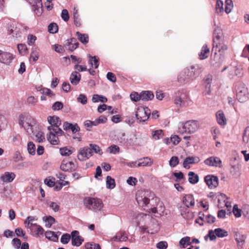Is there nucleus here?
<instances>
[{
    "instance_id": "47",
    "label": "nucleus",
    "mask_w": 249,
    "mask_h": 249,
    "mask_svg": "<svg viewBox=\"0 0 249 249\" xmlns=\"http://www.w3.org/2000/svg\"><path fill=\"white\" fill-rule=\"evenodd\" d=\"M169 165L173 168L176 167L179 163V159L177 156H173L169 161Z\"/></svg>"
},
{
    "instance_id": "3",
    "label": "nucleus",
    "mask_w": 249,
    "mask_h": 249,
    "mask_svg": "<svg viewBox=\"0 0 249 249\" xmlns=\"http://www.w3.org/2000/svg\"><path fill=\"white\" fill-rule=\"evenodd\" d=\"M200 72L198 66H191L185 69L179 74L178 80L181 84L189 83L198 76Z\"/></svg>"
},
{
    "instance_id": "58",
    "label": "nucleus",
    "mask_w": 249,
    "mask_h": 249,
    "mask_svg": "<svg viewBox=\"0 0 249 249\" xmlns=\"http://www.w3.org/2000/svg\"><path fill=\"white\" fill-rule=\"evenodd\" d=\"M18 49L20 54H24L27 51V47L25 44H18Z\"/></svg>"
},
{
    "instance_id": "16",
    "label": "nucleus",
    "mask_w": 249,
    "mask_h": 249,
    "mask_svg": "<svg viewBox=\"0 0 249 249\" xmlns=\"http://www.w3.org/2000/svg\"><path fill=\"white\" fill-rule=\"evenodd\" d=\"M188 100L187 95L185 93L178 92V95H177L175 99L174 103L177 107H183L187 105Z\"/></svg>"
},
{
    "instance_id": "40",
    "label": "nucleus",
    "mask_w": 249,
    "mask_h": 249,
    "mask_svg": "<svg viewBox=\"0 0 249 249\" xmlns=\"http://www.w3.org/2000/svg\"><path fill=\"white\" fill-rule=\"evenodd\" d=\"M179 244L183 248H186L187 246H189L191 244L190 238L188 236L182 238L179 241Z\"/></svg>"
},
{
    "instance_id": "42",
    "label": "nucleus",
    "mask_w": 249,
    "mask_h": 249,
    "mask_svg": "<svg viewBox=\"0 0 249 249\" xmlns=\"http://www.w3.org/2000/svg\"><path fill=\"white\" fill-rule=\"evenodd\" d=\"M107 152L110 154H116L120 152V148L118 146L113 144L107 149Z\"/></svg>"
},
{
    "instance_id": "38",
    "label": "nucleus",
    "mask_w": 249,
    "mask_h": 249,
    "mask_svg": "<svg viewBox=\"0 0 249 249\" xmlns=\"http://www.w3.org/2000/svg\"><path fill=\"white\" fill-rule=\"evenodd\" d=\"M115 238V241H116L124 242L126 241L127 240L128 237L124 232L121 231L117 234Z\"/></svg>"
},
{
    "instance_id": "23",
    "label": "nucleus",
    "mask_w": 249,
    "mask_h": 249,
    "mask_svg": "<svg viewBox=\"0 0 249 249\" xmlns=\"http://www.w3.org/2000/svg\"><path fill=\"white\" fill-rule=\"evenodd\" d=\"M234 237L237 243L238 247L242 248L246 239V237L244 234L240 232H235L234 233Z\"/></svg>"
},
{
    "instance_id": "56",
    "label": "nucleus",
    "mask_w": 249,
    "mask_h": 249,
    "mask_svg": "<svg viewBox=\"0 0 249 249\" xmlns=\"http://www.w3.org/2000/svg\"><path fill=\"white\" fill-rule=\"evenodd\" d=\"M12 245L16 249H19L21 245V242L19 239L14 238L12 241Z\"/></svg>"
},
{
    "instance_id": "32",
    "label": "nucleus",
    "mask_w": 249,
    "mask_h": 249,
    "mask_svg": "<svg viewBox=\"0 0 249 249\" xmlns=\"http://www.w3.org/2000/svg\"><path fill=\"white\" fill-rule=\"evenodd\" d=\"M210 52L209 49L207 47V45H204L202 47L200 53H199V56L200 59H204L208 57V53Z\"/></svg>"
},
{
    "instance_id": "5",
    "label": "nucleus",
    "mask_w": 249,
    "mask_h": 249,
    "mask_svg": "<svg viewBox=\"0 0 249 249\" xmlns=\"http://www.w3.org/2000/svg\"><path fill=\"white\" fill-rule=\"evenodd\" d=\"M35 124L34 118L28 114H21L19 115V124L24 128L28 134L33 132V126Z\"/></svg>"
},
{
    "instance_id": "27",
    "label": "nucleus",
    "mask_w": 249,
    "mask_h": 249,
    "mask_svg": "<svg viewBox=\"0 0 249 249\" xmlns=\"http://www.w3.org/2000/svg\"><path fill=\"white\" fill-rule=\"evenodd\" d=\"M70 80L71 84L76 86L81 80V74L78 71H74L71 73Z\"/></svg>"
},
{
    "instance_id": "25",
    "label": "nucleus",
    "mask_w": 249,
    "mask_h": 249,
    "mask_svg": "<svg viewBox=\"0 0 249 249\" xmlns=\"http://www.w3.org/2000/svg\"><path fill=\"white\" fill-rule=\"evenodd\" d=\"M16 175L13 172H6L0 177V179L4 182H11L15 178Z\"/></svg>"
},
{
    "instance_id": "20",
    "label": "nucleus",
    "mask_w": 249,
    "mask_h": 249,
    "mask_svg": "<svg viewBox=\"0 0 249 249\" xmlns=\"http://www.w3.org/2000/svg\"><path fill=\"white\" fill-rule=\"evenodd\" d=\"M228 49L227 45L225 44L224 40L216 42L213 44V48L212 51H213L215 49L214 54H217V52L220 53H223Z\"/></svg>"
},
{
    "instance_id": "37",
    "label": "nucleus",
    "mask_w": 249,
    "mask_h": 249,
    "mask_svg": "<svg viewBox=\"0 0 249 249\" xmlns=\"http://www.w3.org/2000/svg\"><path fill=\"white\" fill-rule=\"evenodd\" d=\"M116 184L114 179L110 176H107L106 180V186L107 189H112L115 187Z\"/></svg>"
},
{
    "instance_id": "62",
    "label": "nucleus",
    "mask_w": 249,
    "mask_h": 249,
    "mask_svg": "<svg viewBox=\"0 0 249 249\" xmlns=\"http://www.w3.org/2000/svg\"><path fill=\"white\" fill-rule=\"evenodd\" d=\"M61 16L63 20L65 21H68L70 18L68 11L66 9H63L62 11Z\"/></svg>"
},
{
    "instance_id": "49",
    "label": "nucleus",
    "mask_w": 249,
    "mask_h": 249,
    "mask_svg": "<svg viewBox=\"0 0 249 249\" xmlns=\"http://www.w3.org/2000/svg\"><path fill=\"white\" fill-rule=\"evenodd\" d=\"M48 31L51 34H55L57 32L58 28L55 23H52L48 26Z\"/></svg>"
},
{
    "instance_id": "61",
    "label": "nucleus",
    "mask_w": 249,
    "mask_h": 249,
    "mask_svg": "<svg viewBox=\"0 0 249 249\" xmlns=\"http://www.w3.org/2000/svg\"><path fill=\"white\" fill-rule=\"evenodd\" d=\"M215 220V217L211 214L206 215L205 218V222L210 224L214 223Z\"/></svg>"
},
{
    "instance_id": "8",
    "label": "nucleus",
    "mask_w": 249,
    "mask_h": 249,
    "mask_svg": "<svg viewBox=\"0 0 249 249\" xmlns=\"http://www.w3.org/2000/svg\"><path fill=\"white\" fill-rule=\"evenodd\" d=\"M228 235V231L223 229L217 228L214 231L210 230L208 231V234L205 236L204 238L207 240L209 238L211 241H214L216 240V236L219 238H223L227 237Z\"/></svg>"
},
{
    "instance_id": "39",
    "label": "nucleus",
    "mask_w": 249,
    "mask_h": 249,
    "mask_svg": "<svg viewBox=\"0 0 249 249\" xmlns=\"http://www.w3.org/2000/svg\"><path fill=\"white\" fill-rule=\"evenodd\" d=\"M45 237L49 240L56 241L58 240V236L54 231H47L45 233Z\"/></svg>"
},
{
    "instance_id": "24",
    "label": "nucleus",
    "mask_w": 249,
    "mask_h": 249,
    "mask_svg": "<svg viewBox=\"0 0 249 249\" xmlns=\"http://www.w3.org/2000/svg\"><path fill=\"white\" fill-rule=\"evenodd\" d=\"M182 201L187 208L194 206L195 203L194 196L191 194L185 195L183 197Z\"/></svg>"
},
{
    "instance_id": "45",
    "label": "nucleus",
    "mask_w": 249,
    "mask_h": 249,
    "mask_svg": "<svg viewBox=\"0 0 249 249\" xmlns=\"http://www.w3.org/2000/svg\"><path fill=\"white\" fill-rule=\"evenodd\" d=\"M27 150L29 153L31 155H34L36 153V146L32 142H30L27 144Z\"/></svg>"
},
{
    "instance_id": "28",
    "label": "nucleus",
    "mask_w": 249,
    "mask_h": 249,
    "mask_svg": "<svg viewBox=\"0 0 249 249\" xmlns=\"http://www.w3.org/2000/svg\"><path fill=\"white\" fill-rule=\"evenodd\" d=\"M141 100L143 101L151 100L154 98L153 92L149 90L142 91L140 93Z\"/></svg>"
},
{
    "instance_id": "17",
    "label": "nucleus",
    "mask_w": 249,
    "mask_h": 249,
    "mask_svg": "<svg viewBox=\"0 0 249 249\" xmlns=\"http://www.w3.org/2000/svg\"><path fill=\"white\" fill-rule=\"evenodd\" d=\"M71 244L73 246L79 247L84 241V238L79 235L78 231H73L71 232Z\"/></svg>"
},
{
    "instance_id": "53",
    "label": "nucleus",
    "mask_w": 249,
    "mask_h": 249,
    "mask_svg": "<svg viewBox=\"0 0 249 249\" xmlns=\"http://www.w3.org/2000/svg\"><path fill=\"white\" fill-rule=\"evenodd\" d=\"M130 99L134 102H138L141 100V94L137 92L133 91L130 95Z\"/></svg>"
},
{
    "instance_id": "52",
    "label": "nucleus",
    "mask_w": 249,
    "mask_h": 249,
    "mask_svg": "<svg viewBox=\"0 0 249 249\" xmlns=\"http://www.w3.org/2000/svg\"><path fill=\"white\" fill-rule=\"evenodd\" d=\"M39 57V52L37 50H33L31 52L30 59H32L34 62L37 61Z\"/></svg>"
},
{
    "instance_id": "2",
    "label": "nucleus",
    "mask_w": 249,
    "mask_h": 249,
    "mask_svg": "<svg viewBox=\"0 0 249 249\" xmlns=\"http://www.w3.org/2000/svg\"><path fill=\"white\" fill-rule=\"evenodd\" d=\"M137 219V225L139 226L141 220L144 221L145 222H151V223L154 225V228H151L150 226L144 225L143 226H140V231L142 233L144 232L150 233L151 234H154L157 232L159 230V227L157 221L156 219L152 218L149 215L144 214L143 213H139L136 216Z\"/></svg>"
},
{
    "instance_id": "10",
    "label": "nucleus",
    "mask_w": 249,
    "mask_h": 249,
    "mask_svg": "<svg viewBox=\"0 0 249 249\" xmlns=\"http://www.w3.org/2000/svg\"><path fill=\"white\" fill-rule=\"evenodd\" d=\"M150 114L151 111L147 107H138L135 115L140 122H143L148 119Z\"/></svg>"
},
{
    "instance_id": "21",
    "label": "nucleus",
    "mask_w": 249,
    "mask_h": 249,
    "mask_svg": "<svg viewBox=\"0 0 249 249\" xmlns=\"http://www.w3.org/2000/svg\"><path fill=\"white\" fill-rule=\"evenodd\" d=\"M200 161L199 158L197 156L188 157L186 158L183 162V167L189 169V164L197 163Z\"/></svg>"
},
{
    "instance_id": "55",
    "label": "nucleus",
    "mask_w": 249,
    "mask_h": 249,
    "mask_svg": "<svg viewBox=\"0 0 249 249\" xmlns=\"http://www.w3.org/2000/svg\"><path fill=\"white\" fill-rule=\"evenodd\" d=\"M36 40V37L32 34H29L27 36V43L29 45H33Z\"/></svg>"
},
{
    "instance_id": "12",
    "label": "nucleus",
    "mask_w": 249,
    "mask_h": 249,
    "mask_svg": "<svg viewBox=\"0 0 249 249\" xmlns=\"http://www.w3.org/2000/svg\"><path fill=\"white\" fill-rule=\"evenodd\" d=\"M8 34L13 37L19 38L21 37V27L18 24H10L8 29Z\"/></svg>"
},
{
    "instance_id": "59",
    "label": "nucleus",
    "mask_w": 249,
    "mask_h": 249,
    "mask_svg": "<svg viewBox=\"0 0 249 249\" xmlns=\"http://www.w3.org/2000/svg\"><path fill=\"white\" fill-rule=\"evenodd\" d=\"M63 107V105L61 102H56L52 106V109L53 110H59Z\"/></svg>"
},
{
    "instance_id": "57",
    "label": "nucleus",
    "mask_w": 249,
    "mask_h": 249,
    "mask_svg": "<svg viewBox=\"0 0 249 249\" xmlns=\"http://www.w3.org/2000/svg\"><path fill=\"white\" fill-rule=\"evenodd\" d=\"M232 212L236 217H240L241 216L242 210L238 209L237 205H234Z\"/></svg>"
},
{
    "instance_id": "6",
    "label": "nucleus",
    "mask_w": 249,
    "mask_h": 249,
    "mask_svg": "<svg viewBox=\"0 0 249 249\" xmlns=\"http://www.w3.org/2000/svg\"><path fill=\"white\" fill-rule=\"evenodd\" d=\"M85 207L89 210L94 212L100 211L103 207L101 200L93 197H86L84 200Z\"/></svg>"
},
{
    "instance_id": "15",
    "label": "nucleus",
    "mask_w": 249,
    "mask_h": 249,
    "mask_svg": "<svg viewBox=\"0 0 249 249\" xmlns=\"http://www.w3.org/2000/svg\"><path fill=\"white\" fill-rule=\"evenodd\" d=\"M14 59V55L9 52H3L0 50V62L9 65Z\"/></svg>"
},
{
    "instance_id": "33",
    "label": "nucleus",
    "mask_w": 249,
    "mask_h": 249,
    "mask_svg": "<svg viewBox=\"0 0 249 249\" xmlns=\"http://www.w3.org/2000/svg\"><path fill=\"white\" fill-rule=\"evenodd\" d=\"M188 181L191 184H196L199 181V177L193 172H189L188 173Z\"/></svg>"
},
{
    "instance_id": "41",
    "label": "nucleus",
    "mask_w": 249,
    "mask_h": 249,
    "mask_svg": "<svg viewBox=\"0 0 249 249\" xmlns=\"http://www.w3.org/2000/svg\"><path fill=\"white\" fill-rule=\"evenodd\" d=\"M89 147L92 152H94L96 154H99L101 155L103 154L101 149L100 147L96 144L90 143L89 144Z\"/></svg>"
},
{
    "instance_id": "50",
    "label": "nucleus",
    "mask_w": 249,
    "mask_h": 249,
    "mask_svg": "<svg viewBox=\"0 0 249 249\" xmlns=\"http://www.w3.org/2000/svg\"><path fill=\"white\" fill-rule=\"evenodd\" d=\"M60 154L63 156H69L72 153V151L66 147L61 148L59 150Z\"/></svg>"
},
{
    "instance_id": "7",
    "label": "nucleus",
    "mask_w": 249,
    "mask_h": 249,
    "mask_svg": "<svg viewBox=\"0 0 249 249\" xmlns=\"http://www.w3.org/2000/svg\"><path fill=\"white\" fill-rule=\"evenodd\" d=\"M49 133L47 135V140L53 145H57L59 143V137L64 135V132L60 128L48 129Z\"/></svg>"
},
{
    "instance_id": "44",
    "label": "nucleus",
    "mask_w": 249,
    "mask_h": 249,
    "mask_svg": "<svg viewBox=\"0 0 249 249\" xmlns=\"http://www.w3.org/2000/svg\"><path fill=\"white\" fill-rule=\"evenodd\" d=\"M242 139L245 143H249V126H247L244 130Z\"/></svg>"
},
{
    "instance_id": "64",
    "label": "nucleus",
    "mask_w": 249,
    "mask_h": 249,
    "mask_svg": "<svg viewBox=\"0 0 249 249\" xmlns=\"http://www.w3.org/2000/svg\"><path fill=\"white\" fill-rule=\"evenodd\" d=\"M85 247L86 249H101L100 245L98 244H87Z\"/></svg>"
},
{
    "instance_id": "43",
    "label": "nucleus",
    "mask_w": 249,
    "mask_h": 249,
    "mask_svg": "<svg viewBox=\"0 0 249 249\" xmlns=\"http://www.w3.org/2000/svg\"><path fill=\"white\" fill-rule=\"evenodd\" d=\"M215 11L217 13L223 12V2L221 0H217L215 5Z\"/></svg>"
},
{
    "instance_id": "34",
    "label": "nucleus",
    "mask_w": 249,
    "mask_h": 249,
    "mask_svg": "<svg viewBox=\"0 0 249 249\" xmlns=\"http://www.w3.org/2000/svg\"><path fill=\"white\" fill-rule=\"evenodd\" d=\"M43 220L45 223V226L47 228H50L55 221L54 218L51 215L43 217Z\"/></svg>"
},
{
    "instance_id": "63",
    "label": "nucleus",
    "mask_w": 249,
    "mask_h": 249,
    "mask_svg": "<svg viewBox=\"0 0 249 249\" xmlns=\"http://www.w3.org/2000/svg\"><path fill=\"white\" fill-rule=\"evenodd\" d=\"M242 213L243 215L249 219V206H245L242 210Z\"/></svg>"
},
{
    "instance_id": "51",
    "label": "nucleus",
    "mask_w": 249,
    "mask_h": 249,
    "mask_svg": "<svg viewBox=\"0 0 249 249\" xmlns=\"http://www.w3.org/2000/svg\"><path fill=\"white\" fill-rule=\"evenodd\" d=\"M89 63L92 65H94V68L97 69L99 66V59L95 56H91L89 55Z\"/></svg>"
},
{
    "instance_id": "22",
    "label": "nucleus",
    "mask_w": 249,
    "mask_h": 249,
    "mask_svg": "<svg viewBox=\"0 0 249 249\" xmlns=\"http://www.w3.org/2000/svg\"><path fill=\"white\" fill-rule=\"evenodd\" d=\"M224 40L222 29L219 27H216L213 34V44Z\"/></svg>"
},
{
    "instance_id": "54",
    "label": "nucleus",
    "mask_w": 249,
    "mask_h": 249,
    "mask_svg": "<svg viewBox=\"0 0 249 249\" xmlns=\"http://www.w3.org/2000/svg\"><path fill=\"white\" fill-rule=\"evenodd\" d=\"M71 238V234L70 235L68 233H65L62 235L60 241L63 244H66L69 243Z\"/></svg>"
},
{
    "instance_id": "31",
    "label": "nucleus",
    "mask_w": 249,
    "mask_h": 249,
    "mask_svg": "<svg viewBox=\"0 0 249 249\" xmlns=\"http://www.w3.org/2000/svg\"><path fill=\"white\" fill-rule=\"evenodd\" d=\"M66 42H67V43L73 44V46L67 48V50L71 52H73L75 50L79 45V43L75 38L72 37L70 39H68L66 40Z\"/></svg>"
},
{
    "instance_id": "26",
    "label": "nucleus",
    "mask_w": 249,
    "mask_h": 249,
    "mask_svg": "<svg viewBox=\"0 0 249 249\" xmlns=\"http://www.w3.org/2000/svg\"><path fill=\"white\" fill-rule=\"evenodd\" d=\"M216 118L218 124L220 125H224L227 124V119L223 111L218 110L216 113Z\"/></svg>"
},
{
    "instance_id": "13",
    "label": "nucleus",
    "mask_w": 249,
    "mask_h": 249,
    "mask_svg": "<svg viewBox=\"0 0 249 249\" xmlns=\"http://www.w3.org/2000/svg\"><path fill=\"white\" fill-rule=\"evenodd\" d=\"M205 182L211 189L215 188L218 185V178L213 175H208L204 178Z\"/></svg>"
},
{
    "instance_id": "19",
    "label": "nucleus",
    "mask_w": 249,
    "mask_h": 249,
    "mask_svg": "<svg viewBox=\"0 0 249 249\" xmlns=\"http://www.w3.org/2000/svg\"><path fill=\"white\" fill-rule=\"evenodd\" d=\"M48 121L50 125L48 127V129L50 128L55 129V127L59 128L61 124V121L58 117L56 116H49L48 117Z\"/></svg>"
},
{
    "instance_id": "29",
    "label": "nucleus",
    "mask_w": 249,
    "mask_h": 249,
    "mask_svg": "<svg viewBox=\"0 0 249 249\" xmlns=\"http://www.w3.org/2000/svg\"><path fill=\"white\" fill-rule=\"evenodd\" d=\"M153 163L151 158L149 157H144L138 160V167L140 166H150Z\"/></svg>"
},
{
    "instance_id": "9",
    "label": "nucleus",
    "mask_w": 249,
    "mask_h": 249,
    "mask_svg": "<svg viewBox=\"0 0 249 249\" xmlns=\"http://www.w3.org/2000/svg\"><path fill=\"white\" fill-rule=\"evenodd\" d=\"M236 98L240 102H244L248 99V89L243 83H239L236 86Z\"/></svg>"
},
{
    "instance_id": "48",
    "label": "nucleus",
    "mask_w": 249,
    "mask_h": 249,
    "mask_svg": "<svg viewBox=\"0 0 249 249\" xmlns=\"http://www.w3.org/2000/svg\"><path fill=\"white\" fill-rule=\"evenodd\" d=\"M163 136L162 130L159 129L153 131L152 137L155 140H159Z\"/></svg>"
},
{
    "instance_id": "14",
    "label": "nucleus",
    "mask_w": 249,
    "mask_h": 249,
    "mask_svg": "<svg viewBox=\"0 0 249 249\" xmlns=\"http://www.w3.org/2000/svg\"><path fill=\"white\" fill-rule=\"evenodd\" d=\"M204 163L209 166H213L216 167H222V163L221 160L217 157L212 156L206 159L204 161Z\"/></svg>"
},
{
    "instance_id": "46",
    "label": "nucleus",
    "mask_w": 249,
    "mask_h": 249,
    "mask_svg": "<svg viewBox=\"0 0 249 249\" xmlns=\"http://www.w3.org/2000/svg\"><path fill=\"white\" fill-rule=\"evenodd\" d=\"M233 8L232 1L231 0H226L225 1V11L227 14L230 13Z\"/></svg>"
},
{
    "instance_id": "4",
    "label": "nucleus",
    "mask_w": 249,
    "mask_h": 249,
    "mask_svg": "<svg viewBox=\"0 0 249 249\" xmlns=\"http://www.w3.org/2000/svg\"><path fill=\"white\" fill-rule=\"evenodd\" d=\"M200 126L197 121L189 120L185 123H180L178 126V132L180 134H191L196 132Z\"/></svg>"
},
{
    "instance_id": "35",
    "label": "nucleus",
    "mask_w": 249,
    "mask_h": 249,
    "mask_svg": "<svg viewBox=\"0 0 249 249\" xmlns=\"http://www.w3.org/2000/svg\"><path fill=\"white\" fill-rule=\"evenodd\" d=\"M33 7H34V10H38L41 7L42 4L41 0H26Z\"/></svg>"
},
{
    "instance_id": "36",
    "label": "nucleus",
    "mask_w": 249,
    "mask_h": 249,
    "mask_svg": "<svg viewBox=\"0 0 249 249\" xmlns=\"http://www.w3.org/2000/svg\"><path fill=\"white\" fill-rule=\"evenodd\" d=\"M78 39L82 43L86 44L89 42V36L85 34H81L79 32H77L76 33Z\"/></svg>"
},
{
    "instance_id": "30",
    "label": "nucleus",
    "mask_w": 249,
    "mask_h": 249,
    "mask_svg": "<svg viewBox=\"0 0 249 249\" xmlns=\"http://www.w3.org/2000/svg\"><path fill=\"white\" fill-rule=\"evenodd\" d=\"M212 80V76L210 75H208L204 80L203 84L205 86L204 93L205 94H210L211 93V83Z\"/></svg>"
},
{
    "instance_id": "11",
    "label": "nucleus",
    "mask_w": 249,
    "mask_h": 249,
    "mask_svg": "<svg viewBox=\"0 0 249 249\" xmlns=\"http://www.w3.org/2000/svg\"><path fill=\"white\" fill-rule=\"evenodd\" d=\"M92 156V152L88 146L80 148L78 153L77 158L80 161H85Z\"/></svg>"
},
{
    "instance_id": "60",
    "label": "nucleus",
    "mask_w": 249,
    "mask_h": 249,
    "mask_svg": "<svg viewBox=\"0 0 249 249\" xmlns=\"http://www.w3.org/2000/svg\"><path fill=\"white\" fill-rule=\"evenodd\" d=\"M77 100L78 102L81 103L83 105H85L87 103V96L83 94H80L77 98Z\"/></svg>"
},
{
    "instance_id": "18",
    "label": "nucleus",
    "mask_w": 249,
    "mask_h": 249,
    "mask_svg": "<svg viewBox=\"0 0 249 249\" xmlns=\"http://www.w3.org/2000/svg\"><path fill=\"white\" fill-rule=\"evenodd\" d=\"M77 166L72 162L68 160H63L61 163L60 168L65 172H72L76 170Z\"/></svg>"
},
{
    "instance_id": "1",
    "label": "nucleus",
    "mask_w": 249,
    "mask_h": 249,
    "mask_svg": "<svg viewBox=\"0 0 249 249\" xmlns=\"http://www.w3.org/2000/svg\"><path fill=\"white\" fill-rule=\"evenodd\" d=\"M148 195L149 192L148 191H138L136 195V199L138 205L148 213H157L160 214V213H158L157 208L150 203Z\"/></svg>"
}]
</instances>
